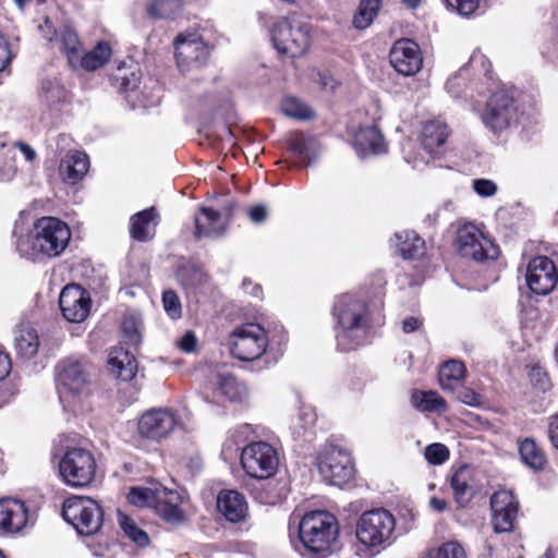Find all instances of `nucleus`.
<instances>
[{
	"label": "nucleus",
	"mask_w": 558,
	"mask_h": 558,
	"mask_svg": "<svg viewBox=\"0 0 558 558\" xmlns=\"http://www.w3.org/2000/svg\"><path fill=\"white\" fill-rule=\"evenodd\" d=\"M71 240L69 226L56 217H41L33 226L28 236L19 241L16 250L21 256L36 259L40 256H59Z\"/></svg>",
	"instance_id": "obj_1"
},
{
	"label": "nucleus",
	"mask_w": 558,
	"mask_h": 558,
	"mask_svg": "<svg viewBox=\"0 0 558 558\" xmlns=\"http://www.w3.org/2000/svg\"><path fill=\"white\" fill-rule=\"evenodd\" d=\"M337 322V345L341 351H350L361 345L368 329L366 304L351 294L337 298L333 308Z\"/></svg>",
	"instance_id": "obj_2"
},
{
	"label": "nucleus",
	"mask_w": 558,
	"mask_h": 558,
	"mask_svg": "<svg viewBox=\"0 0 558 558\" xmlns=\"http://www.w3.org/2000/svg\"><path fill=\"white\" fill-rule=\"evenodd\" d=\"M299 538L312 553H327L338 537V520L327 511H311L298 524Z\"/></svg>",
	"instance_id": "obj_3"
},
{
	"label": "nucleus",
	"mask_w": 558,
	"mask_h": 558,
	"mask_svg": "<svg viewBox=\"0 0 558 558\" xmlns=\"http://www.w3.org/2000/svg\"><path fill=\"white\" fill-rule=\"evenodd\" d=\"M128 499L136 507H148L169 523H179L184 519L181 509L182 498L178 492L166 488L161 485L153 487H133Z\"/></svg>",
	"instance_id": "obj_4"
},
{
	"label": "nucleus",
	"mask_w": 558,
	"mask_h": 558,
	"mask_svg": "<svg viewBox=\"0 0 558 558\" xmlns=\"http://www.w3.org/2000/svg\"><path fill=\"white\" fill-rule=\"evenodd\" d=\"M396 520L392 513L384 508L365 511L356 522V538L365 548L380 550L392 539Z\"/></svg>",
	"instance_id": "obj_5"
},
{
	"label": "nucleus",
	"mask_w": 558,
	"mask_h": 558,
	"mask_svg": "<svg viewBox=\"0 0 558 558\" xmlns=\"http://www.w3.org/2000/svg\"><path fill=\"white\" fill-rule=\"evenodd\" d=\"M96 460L93 452L83 447H68L59 461L63 482L72 487H86L95 478Z\"/></svg>",
	"instance_id": "obj_6"
},
{
	"label": "nucleus",
	"mask_w": 558,
	"mask_h": 558,
	"mask_svg": "<svg viewBox=\"0 0 558 558\" xmlns=\"http://www.w3.org/2000/svg\"><path fill=\"white\" fill-rule=\"evenodd\" d=\"M62 517L75 527L78 534L88 536L100 530L104 511L96 500L73 496L64 501Z\"/></svg>",
	"instance_id": "obj_7"
},
{
	"label": "nucleus",
	"mask_w": 558,
	"mask_h": 558,
	"mask_svg": "<svg viewBox=\"0 0 558 558\" xmlns=\"http://www.w3.org/2000/svg\"><path fill=\"white\" fill-rule=\"evenodd\" d=\"M317 468L323 480L335 486H342L354 475L350 452L337 445H326L317 456Z\"/></svg>",
	"instance_id": "obj_8"
},
{
	"label": "nucleus",
	"mask_w": 558,
	"mask_h": 558,
	"mask_svg": "<svg viewBox=\"0 0 558 558\" xmlns=\"http://www.w3.org/2000/svg\"><path fill=\"white\" fill-rule=\"evenodd\" d=\"M268 345V335L259 324L247 323L236 327L229 337L231 354L241 361L259 359Z\"/></svg>",
	"instance_id": "obj_9"
},
{
	"label": "nucleus",
	"mask_w": 558,
	"mask_h": 558,
	"mask_svg": "<svg viewBox=\"0 0 558 558\" xmlns=\"http://www.w3.org/2000/svg\"><path fill=\"white\" fill-rule=\"evenodd\" d=\"M88 385L89 374L80 361L66 359L57 365V388L62 402L73 403L86 393Z\"/></svg>",
	"instance_id": "obj_10"
},
{
	"label": "nucleus",
	"mask_w": 558,
	"mask_h": 558,
	"mask_svg": "<svg viewBox=\"0 0 558 558\" xmlns=\"http://www.w3.org/2000/svg\"><path fill=\"white\" fill-rule=\"evenodd\" d=\"M61 47L73 68L81 66L86 71L102 68L112 56V48L107 40H99L93 49L85 51L80 37H60Z\"/></svg>",
	"instance_id": "obj_11"
},
{
	"label": "nucleus",
	"mask_w": 558,
	"mask_h": 558,
	"mask_svg": "<svg viewBox=\"0 0 558 558\" xmlns=\"http://www.w3.org/2000/svg\"><path fill=\"white\" fill-rule=\"evenodd\" d=\"M241 464L248 476L267 480L275 475L279 465V458L271 445L265 441H256L247 445L242 450Z\"/></svg>",
	"instance_id": "obj_12"
},
{
	"label": "nucleus",
	"mask_w": 558,
	"mask_h": 558,
	"mask_svg": "<svg viewBox=\"0 0 558 558\" xmlns=\"http://www.w3.org/2000/svg\"><path fill=\"white\" fill-rule=\"evenodd\" d=\"M482 121L494 133L502 132L518 122L515 100L507 92L493 94L486 102Z\"/></svg>",
	"instance_id": "obj_13"
},
{
	"label": "nucleus",
	"mask_w": 558,
	"mask_h": 558,
	"mask_svg": "<svg viewBox=\"0 0 558 558\" xmlns=\"http://www.w3.org/2000/svg\"><path fill=\"white\" fill-rule=\"evenodd\" d=\"M457 250L462 257L476 262L494 258L496 254V247L493 243L472 225L458 230Z\"/></svg>",
	"instance_id": "obj_14"
},
{
	"label": "nucleus",
	"mask_w": 558,
	"mask_h": 558,
	"mask_svg": "<svg viewBox=\"0 0 558 558\" xmlns=\"http://www.w3.org/2000/svg\"><path fill=\"white\" fill-rule=\"evenodd\" d=\"M178 425L175 414L169 409H150L138 418V434L146 439L161 440L168 437Z\"/></svg>",
	"instance_id": "obj_15"
},
{
	"label": "nucleus",
	"mask_w": 558,
	"mask_h": 558,
	"mask_svg": "<svg viewBox=\"0 0 558 558\" xmlns=\"http://www.w3.org/2000/svg\"><path fill=\"white\" fill-rule=\"evenodd\" d=\"M390 63L402 75L416 74L423 64V57L417 43L410 37H400L390 50Z\"/></svg>",
	"instance_id": "obj_16"
},
{
	"label": "nucleus",
	"mask_w": 558,
	"mask_h": 558,
	"mask_svg": "<svg viewBox=\"0 0 558 558\" xmlns=\"http://www.w3.org/2000/svg\"><path fill=\"white\" fill-rule=\"evenodd\" d=\"M558 281L554 262L546 256L533 258L526 269V283L532 292L545 295L553 291Z\"/></svg>",
	"instance_id": "obj_17"
},
{
	"label": "nucleus",
	"mask_w": 558,
	"mask_h": 558,
	"mask_svg": "<svg viewBox=\"0 0 558 558\" xmlns=\"http://www.w3.org/2000/svg\"><path fill=\"white\" fill-rule=\"evenodd\" d=\"M492 524L497 533L512 531L519 511V502L509 490H499L490 498Z\"/></svg>",
	"instance_id": "obj_18"
},
{
	"label": "nucleus",
	"mask_w": 558,
	"mask_h": 558,
	"mask_svg": "<svg viewBox=\"0 0 558 558\" xmlns=\"http://www.w3.org/2000/svg\"><path fill=\"white\" fill-rule=\"evenodd\" d=\"M59 305L64 318L71 323H81L86 319L90 311L88 293L77 284L63 288L59 298Z\"/></svg>",
	"instance_id": "obj_19"
},
{
	"label": "nucleus",
	"mask_w": 558,
	"mask_h": 558,
	"mask_svg": "<svg viewBox=\"0 0 558 558\" xmlns=\"http://www.w3.org/2000/svg\"><path fill=\"white\" fill-rule=\"evenodd\" d=\"M175 58L180 69L203 65L209 56V49L202 37H177Z\"/></svg>",
	"instance_id": "obj_20"
},
{
	"label": "nucleus",
	"mask_w": 558,
	"mask_h": 558,
	"mask_svg": "<svg viewBox=\"0 0 558 558\" xmlns=\"http://www.w3.org/2000/svg\"><path fill=\"white\" fill-rule=\"evenodd\" d=\"M28 511L25 504L14 498L0 499V532L13 534L25 527Z\"/></svg>",
	"instance_id": "obj_21"
},
{
	"label": "nucleus",
	"mask_w": 558,
	"mask_h": 558,
	"mask_svg": "<svg viewBox=\"0 0 558 558\" xmlns=\"http://www.w3.org/2000/svg\"><path fill=\"white\" fill-rule=\"evenodd\" d=\"M353 147L361 158L387 150L385 138L376 125L360 126L353 136Z\"/></svg>",
	"instance_id": "obj_22"
},
{
	"label": "nucleus",
	"mask_w": 558,
	"mask_h": 558,
	"mask_svg": "<svg viewBox=\"0 0 558 558\" xmlns=\"http://www.w3.org/2000/svg\"><path fill=\"white\" fill-rule=\"evenodd\" d=\"M450 485L456 501L460 506H465L476 492L474 470L470 465L459 466L451 475Z\"/></svg>",
	"instance_id": "obj_23"
},
{
	"label": "nucleus",
	"mask_w": 558,
	"mask_h": 558,
	"mask_svg": "<svg viewBox=\"0 0 558 558\" xmlns=\"http://www.w3.org/2000/svg\"><path fill=\"white\" fill-rule=\"evenodd\" d=\"M88 168V156L83 151L73 150L69 151L61 160L59 170L65 182L76 184L85 177Z\"/></svg>",
	"instance_id": "obj_24"
},
{
	"label": "nucleus",
	"mask_w": 558,
	"mask_h": 558,
	"mask_svg": "<svg viewBox=\"0 0 558 558\" xmlns=\"http://www.w3.org/2000/svg\"><path fill=\"white\" fill-rule=\"evenodd\" d=\"M217 507L231 522L243 520L247 512L245 497L236 490H221L217 497Z\"/></svg>",
	"instance_id": "obj_25"
},
{
	"label": "nucleus",
	"mask_w": 558,
	"mask_h": 558,
	"mask_svg": "<svg viewBox=\"0 0 558 558\" xmlns=\"http://www.w3.org/2000/svg\"><path fill=\"white\" fill-rule=\"evenodd\" d=\"M223 231L225 223L220 214L211 208L202 207L199 215L195 217V236L218 238Z\"/></svg>",
	"instance_id": "obj_26"
},
{
	"label": "nucleus",
	"mask_w": 558,
	"mask_h": 558,
	"mask_svg": "<svg viewBox=\"0 0 558 558\" xmlns=\"http://www.w3.org/2000/svg\"><path fill=\"white\" fill-rule=\"evenodd\" d=\"M109 365L111 372L121 380H131L137 371V362L133 354L122 348L110 352Z\"/></svg>",
	"instance_id": "obj_27"
},
{
	"label": "nucleus",
	"mask_w": 558,
	"mask_h": 558,
	"mask_svg": "<svg viewBox=\"0 0 558 558\" xmlns=\"http://www.w3.org/2000/svg\"><path fill=\"white\" fill-rule=\"evenodd\" d=\"M157 213L154 207L142 210L131 217V236L140 242H146L154 236V226Z\"/></svg>",
	"instance_id": "obj_28"
},
{
	"label": "nucleus",
	"mask_w": 558,
	"mask_h": 558,
	"mask_svg": "<svg viewBox=\"0 0 558 558\" xmlns=\"http://www.w3.org/2000/svg\"><path fill=\"white\" fill-rule=\"evenodd\" d=\"M447 125L441 121L425 123L422 131V146L432 156L448 138Z\"/></svg>",
	"instance_id": "obj_29"
},
{
	"label": "nucleus",
	"mask_w": 558,
	"mask_h": 558,
	"mask_svg": "<svg viewBox=\"0 0 558 558\" xmlns=\"http://www.w3.org/2000/svg\"><path fill=\"white\" fill-rule=\"evenodd\" d=\"M396 245L404 259H414L424 253V240L414 231L395 234Z\"/></svg>",
	"instance_id": "obj_30"
},
{
	"label": "nucleus",
	"mask_w": 558,
	"mask_h": 558,
	"mask_svg": "<svg viewBox=\"0 0 558 558\" xmlns=\"http://www.w3.org/2000/svg\"><path fill=\"white\" fill-rule=\"evenodd\" d=\"M274 48L281 57L298 58L308 48V37H270Z\"/></svg>",
	"instance_id": "obj_31"
},
{
	"label": "nucleus",
	"mask_w": 558,
	"mask_h": 558,
	"mask_svg": "<svg viewBox=\"0 0 558 558\" xmlns=\"http://www.w3.org/2000/svg\"><path fill=\"white\" fill-rule=\"evenodd\" d=\"M16 352L26 359L35 356L39 349L37 331L31 326H21L15 336Z\"/></svg>",
	"instance_id": "obj_32"
},
{
	"label": "nucleus",
	"mask_w": 558,
	"mask_h": 558,
	"mask_svg": "<svg viewBox=\"0 0 558 558\" xmlns=\"http://www.w3.org/2000/svg\"><path fill=\"white\" fill-rule=\"evenodd\" d=\"M411 403L421 412L444 413L447 411L445 399L435 391L414 390L411 395Z\"/></svg>",
	"instance_id": "obj_33"
},
{
	"label": "nucleus",
	"mask_w": 558,
	"mask_h": 558,
	"mask_svg": "<svg viewBox=\"0 0 558 558\" xmlns=\"http://www.w3.org/2000/svg\"><path fill=\"white\" fill-rule=\"evenodd\" d=\"M383 0H361L352 24L357 31L366 29L378 15Z\"/></svg>",
	"instance_id": "obj_34"
},
{
	"label": "nucleus",
	"mask_w": 558,
	"mask_h": 558,
	"mask_svg": "<svg viewBox=\"0 0 558 558\" xmlns=\"http://www.w3.org/2000/svg\"><path fill=\"white\" fill-rule=\"evenodd\" d=\"M465 366L462 362L450 360L444 363L439 369V384L444 390L453 391V383L464 378Z\"/></svg>",
	"instance_id": "obj_35"
},
{
	"label": "nucleus",
	"mask_w": 558,
	"mask_h": 558,
	"mask_svg": "<svg viewBox=\"0 0 558 558\" xmlns=\"http://www.w3.org/2000/svg\"><path fill=\"white\" fill-rule=\"evenodd\" d=\"M522 461L534 470H543L547 460L543 450L531 438H525L519 446Z\"/></svg>",
	"instance_id": "obj_36"
},
{
	"label": "nucleus",
	"mask_w": 558,
	"mask_h": 558,
	"mask_svg": "<svg viewBox=\"0 0 558 558\" xmlns=\"http://www.w3.org/2000/svg\"><path fill=\"white\" fill-rule=\"evenodd\" d=\"M217 386L220 395L230 401H241L246 396V388L232 375H218Z\"/></svg>",
	"instance_id": "obj_37"
},
{
	"label": "nucleus",
	"mask_w": 558,
	"mask_h": 558,
	"mask_svg": "<svg viewBox=\"0 0 558 558\" xmlns=\"http://www.w3.org/2000/svg\"><path fill=\"white\" fill-rule=\"evenodd\" d=\"M272 34L299 33L301 35H310L311 26L303 22L301 17L292 15L289 17L277 19L272 24Z\"/></svg>",
	"instance_id": "obj_38"
},
{
	"label": "nucleus",
	"mask_w": 558,
	"mask_h": 558,
	"mask_svg": "<svg viewBox=\"0 0 558 558\" xmlns=\"http://www.w3.org/2000/svg\"><path fill=\"white\" fill-rule=\"evenodd\" d=\"M182 10L181 0H155L147 9L154 20L171 19Z\"/></svg>",
	"instance_id": "obj_39"
},
{
	"label": "nucleus",
	"mask_w": 558,
	"mask_h": 558,
	"mask_svg": "<svg viewBox=\"0 0 558 558\" xmlns=\"http://www.w3.org/2000/svg\"><path fill=\"white\" fill-rule=\"evenodd\" d=\"M118 522L125 533V535L136 543L138 546H146L149 543V537L145 531L140 529L132 518L124 514L121 511H118Z\"/></svg>",
	"instance_id": "obj_40"
},
{
	"label": "nucleus",
	"mask_w": 558,
	"mask_h": 558,
	"mask_svg": "<svg viewBox=\"0 0 558 558\" xmlns=\"http://www.w3.org/2000/svg\"><path fill=\"white\" fill-rule=\"evenodd\" d=\"M280 109L284 116L290 118L299 120H310L314 118L313 110L294 97L284 98L281 102Z\"/></svg>",
	"instance_id": "obj_41"
},
{
	"label": "nucleus",
	"mask_w": 558,
	"mask_h": 558,
	"mask_svg": "<svg viewBox=\"0 0 558 558\" xmlns=\"http://www.w3.org/2000/svg\"><path fill=\"white\" fill-rule=\"evenodd\" d=\"M39 97L48 106H54L64 99L65 90L57 82L47 80L41 83Z\"/></svg>",
	"instance_id": "obj_42"
},
{
	"label": "nucleus",
	"mask_w": 558,
	"mask_h": 558,
	"mask_svg": "<svg viewBox=\"0 0 558 558\" xmlns=\"http://www.w3.org/2000/svg\"><path fill=\"white\" fill-rule=\"evenodd\" d=\"M434 558H466L463 547L457 542H447L432 549Z\"/></svg>",
	"instance_id": "obj_43"
},
{
	"label": "nucleus",
	"mask_w": 558,
	"mask_h": 558,
	"mask_svg": "<svg viewBox=\"0 0 558 558\" xmlns=\"http://www.w3.org/2000/svg\"><path fill=\"white\" fill-rule=\"evenodd\" d=\"M162 304L166 313L172 319H178L182 315V306L179 296L172 290L165 291L162 294Z\"/></svg>",
	"instance_id": "obj_44"
},
{
	"label": "nucleus",
	"mask_w": 558,
	"mask_h": 558,
	"mask_svg": "<svg viewBox=\"0 0 558 558\" xmlns=\"http://www.w3.org/2000/svg\"><path fill=\"white\" fill-rule=\"evenodd\" d=\"M424 456L430 464H442L449 458V449L442 444L435 442L425 448Z\"/></svg>",
	"instance_id": "obj_45"
},
{
	"label": "nucleus",
	"mask_w": 558,
	"mask_h": 558,
	"mask_svg": "<svg viewBox=\"0 0 558 558\" xmlns=\"http://www.w3.org/2000/svg\"><path fill=\"white\" fill-rule=\"evenodd\" d=\"M112 80L114 81V85H117L121 90L126 92L137 87L138 77L134 72L130 74L123 73V68H118V73L113 74Z\"/></svg>",
	"instance_id": "obj_46"
},
{
	"label": "nucleus",
	"mask_w": 558,
	"mask_h": 558,
	"mask_svg": "<svg viewBox=\"0 0 558 558\" xmlns=\"http://www.w3.org/2000/svg\"><path fill=\"white\" fill-rule=\"evenodd\" d=\"M464 72L465 70L461 69L454 75L449 77L446 83L448 93L454 98L460 97L464 90V87L466 86V77L464 76Z\"/></svg>",
	"instance_id": "obj_47"
},
{
	"label": "nucleus",
	"mask_w": 558,
	"mask_h": 558,
	"mask_svg": "<svg viewBox=\"0 0 558 558\" xmlns=\"http://www.w3.org/2000/svg\"><path fill=\"white\" fill-rule=\"evenodd\" d=\"M308 140L304 134H294L289 141V149L302 159L308 158Z\"/></svg>",
	"instance_id": "obj_48"
},
{
	"label": "nucleus",
	"mask_w": 558,
	"mask_h": 558,
	"mask_svg": "<svg viewBox=\"0 0 558 558\" xmlns=\"http://www.w3.org/2000/svg\"><path fill=\"white\" fill-rule=\"evenodd\" d=\"M447 5L460 15H471L478 7V0H445Z\"/></svg>",
	"instance_id": "obj_49"
},
{
	"label": "nucleus",
	"mask_w": 558,
	"mask_h": 558,
	"mask_svg": "<svg viewBox=\"0 0 558 558\" xmlns=\"http://www.w3.org/2000/svg\"><path fill=\"white\" fill-rule=\"evenodd\" d=\"M473 189L482 197H490L497 192V184L488 179H476L473 181Z\"/></svg>",
	"instance_id": "obj_50"
},
{
	"label": "nucleus",
	"mask_w": 558,
	"mask_h": 558,
	"mask_svg": "<svg viewBox=\"0 0 558 558\" xmlns=\"http://www.w3.org/2000/svg\"><path fill=\"white\" fill-rule=\"evenodd\" d=\"M457 398L460 402L470 407H478L482 404V396L471 388L463 387L460 389Z\"/></svg>",
	"instance_id": "obj_51"
},
{
	"label": "nucleus",
	"mask_w": 558,
	"mask_h": 558,
	"mask_svg": "<svg viewBox=\"0 0 558 558\" xmlns=\"http://www.w3.org/2000/svg\"><path fill=\"white\" fill-rule=\"evenodd\" d=\"M312 80L317 82L322 88L324 89H333L335 88V80L327 72H320L313 70Z\"/></svg>",
	"instance_id": "obj_52"
},
{
	"label": "nucleus",
	"mask_w": 558,
	"mask_h": 558,
	"mask_svg": "<svg viewBox=\"0 0 558 558\" xmlns=\"http://www.w3.org/2000/svg\"><path fill=\"white\" fill-rule=\"evenodd\" d=\"M299 420L304 428L312 427L316 422V413L311 407H302L299 413Z\"/></svg>",
	"instance_id": "obj_53"
},
{
	"label": "nucleus",
	"mask_w": 558,
	"mask_h": 558,
	"mask_svg": "<svg viewBox=\"0 0 558 558\" xmlns=\"http://www.w3.org/2000/svg\"><path fill=\"white\" fill-rule=\"evenodd\" d=\"M123 331L126 333L129 341L136 344L140 342V333L136 330L135 323L131 319H125L122 324Z\"/></svg>",
	"instance_id": "obj_54"
},
{
	"label": "nucleus",
	"mask_w": 558,
	"mask_h": 558,
	"mask_svg": "<svg viewBox=\"0 0 558 558\" xmlns=\"http://www.w3.org/2000/svg\"><path fill=\"white\" fill-rule=\"evenodd\" d=\"M12 53L9 44L4 41V37H0V72L3 71L11 61Z\"/></svg>",
	"instance_id": "obj_55"
},
{
	"label": "nucleus",
	"mask_w": 558,
	"mask_h": 558,
	"mask_svg": "<svg viewBox=\"0 0 558 558\" xmlns=\"http://www.w3.org/2000/svg\"><path fill=\"white\" fill-rule=\"evenodd\" d=\"M248 216L254 223H260L267 217V208L264 205H255L250 208Z\"/></svg>",
	"instance_id": "obj_56"
},
{
	"label": "nucleus",
	"mask_w": 558,
	"mask_h": 558,
	"mask_svg": "<svg viewBox=\"0 0 558 558\" xmlns=\"http://www.w3.org/2000/svg\"><path fill=\"white\" fill-rule=\"evenodd\" d=\"M548 436L551 445L558 449V413L550 418Z\"/></svg>",
	"instance_id": "obj_57"
},
{
	"label": "nucleus",
	"mask_w": 558,
	"mask_h": 558,
	"mask_svg": "<svg viewBox=\"0 0 558 558\" xmlns=\"http://www.w3.org/2000/svg\"><path fill=\"white\" fill-rule=\"evenodd\" d=\"M195 345H196V338L192 332L185 333L180 341V348L184 352L194 351Z\"/></svg>",
	"instance_id": "obj_58"
},
{
	"label": "nucleus",
	"mask_w": 558,
	"mask_h": 558,
	"mask_svg": "<svg viewBox=\"0 0 558 558\" xmlns=\"http://www.w3.org/2000/svg\"><path fill=\"white\" fill-rule=\"evenodd\" d=\"M422 326V320L416 317H408L402 323V330L405 333L413 332Z\"/></svg>",
	"instance_id": "obj_59"
},
{
	"label": "nucleus",
	"mask_w": 558,
	"mask_h": 558,
	"mask_svg": "<svg viewBox=\"0 0 558 558\" xmlns=\"http://www.w3.org/2000/svg\"><path fill=\"white\" fill-rule=\"evenodd\" d=\"M17 147L20 151L24 155L25 159L29 162L34 161L37 157V153L33 147H31L26 143H19Z\"/></svg>",
	"instance_id": "obj_60"
},
{
	"label": "nucleus",
	"mask_w": 558,
	"mask_h": 558,
	"mask_svg": "<svg viewBox=\"0 0 558 558\" xmlns=\"http://www.w3.org/2000/svg\"><path fill=\"white\" fill-rule=\"evenodd\" d=\"M14 393L15 391L13 389L8 388L7 383H2L0 388V408L5 404Z\"/></svg>",
	"instance_id": "obj_61"
},
{
	"label": "nucleus",
	"mask_w": 558,
	"mask_h": 558,
	"mask_svg": "<svg viewBox=\"0 0 558 558\" xmlns=\"http://www.w3.org/2000/svg\"><path fill=\"white\" fill-rule=\"evenodd\" d=\"M535 375L538 376L537 385L542 390H546L549 386L548 377L546 374L535 371Z\"/></svg>",
	"instance_id": "obj_62"
},
{
	"label": "nucleus",
	"mask_w": 558,
	"mask_h": 558,
	"mask_svg": "<svg viewBox=\"0 0 558 558\" xmlns=\"http://www.w3.org/2000/svg\"><path fill=\"white\" fill-rule=\"evenodd\" d=\"M430 506L437 511H442L446 508V501L436 497L430 499Z\"/></svg>",
	"instance_id": "obj_63"
},
{
	"label": "nucleus",
	"mask_w": 558,
	"mask_h": 558,
	"mask_svg": "<svg viewBox=\"0 0 558 558\" xmlns=\"http://www.w3.org/2000/svg\"><path fill=\"white\" fill-rule=\"evenodd\" d=\"M189 270H193V274H194V279L191 282V284L201 283L202 279H203V274L201 271H198L196 268H190Z\"/></svg>",
	"instance_id": "obj_64"
}]
</instances>
